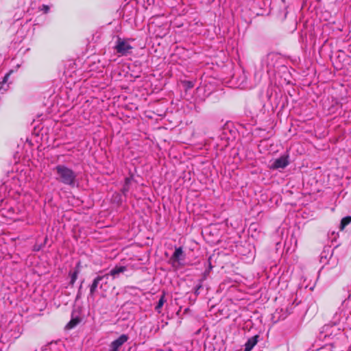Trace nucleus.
<instances>
[{"label":"nucleus","mask_w":351,"mask_h":351,"mask_svg":"<svg viewBox=\"0 0 351 351\" xmlns=\"http://www.w3.org/2000/svg\"><path fill=\"white\" fill-rule=\"evenodd\" d=\"M54 170L56 172L58 177L56 179L60 182L73 186L75 184L76 174L75 173L65 165H57Z\"/></svg>","instance_id":"f257e3e1"},{"label":"nucleus","mask_w":351,"mask_h":351,"mask_svg":"<svg viewBox=\"0 0 351 351\" xmlns=\"http://www.w3.org/2000/svg\"><path fill=\"white\" fill-rule=\"evenodd\" d=\"M350 319H351V311L350 310L339 308L338 311L334 315L332 323H333L334 325H339L341 324L343 329L345 328H351Z\"/></svg>","instance_id":"f03ea898"},{"label":"nucleus","mask_w":351,"mask_h":351,"mask_svg":"<svg viewBox=\"0 0 351 351\" xmlns=\"http://www.w3.org/2000/svg\"><path fill=\"white\" fill-rule=\"evenodd\" d=\"M110 277V274L98 275L93 281V283L90 285V296L94 297L95 293L99 287L103 291H106L108 284V281Z\"/></svg>","instance_id":"7ed1b4c3"},{"label":"nucleus","mask_w":351,"mask_h":351,"mask_svg":"<svg viewBox=\"0 0 351 351\" xmlns=\"http://www.w3.org/2000/svg\"><path fill=\"white\" fill-rule=\"evenodd\" d=\"M116 51L121 56H127L132 53V46L127 40L118 38L114 47Z\"/></svg>","instance_id":"20e7f679"},{"label":"nucleus","mask_w":351,"mask_h":351,"mask_svg":"<svg viewBox=\"0 0 351 351\" xmlns=\"http://www.w3.org/2000/svg\"><path fill=\"white\" fill-rule=\"evenodd\" d=\"M332 324H334L332 323ZM335 325H333V326H330V324H326L325 326H324L322 327V330L320 332V336H319V338L320 339H325L327 337H330L332 335H337L338 332H339V331L341 330V327H338V328H333V326H335Z\"/></svg>","instance_id":"39448f33"},{"label":"nucleus","mask_w":351,"mask_h":351,"mask_svg":"<svg viewBox=\"0 0 351 351\" xmlns=\"http://www.w3.org/2000/svg\"><path fill=\"white\" fill-rule=\"evenodd\" d=\"M289 156L283 155L276 159L271 165L270 168L273 169H284L289 165Z\"/></svg>","instance_id":"423d86ee"},{"label":"nucleus","mask_w":351,"mask_h":351,"mask_svg":"<svg viewBox=\"0 0 351 351\" xmlns=\"http://www.w3.org/2000/svg\"><path fill=\"white\" fill-rule=\"evenodd\" d=\"M128 340L126 335H121L119 337L113 341L110 345L109 351H119V348Z\"/></svg>","instance_id":"0eeeda50"},{"label":"nucleus","mask_w":351,"mask_h":351,"mask_svg":"<svg viewBox=\"0 0 351 351\" xmlns=\"http://www.w3.org/2000/svg\"><path fill=\"white\" fill-rule=\"evenodd\" d=\"M127 270V267L125 266H116L113 269H112L108 274H110V276H112L113 279L117 278L119 276V275Z\"/></svg>","instance_id":"6e6552de"},{"label":"nucleus","mask_w":351,"mask_h":351,"mask_svg":"<svg viewBox=\"0 0 351 351\" xmlns=\"http://www.w3.org/2000/svg\"><path fill=\"white\" fill-rule=\"evenodd\" d=\"M258 335L250 338L245 345V351H250L258 342Z\"/></svg>","instance_id":"1a4fd4ad"},{"label":"nucleus","mask_w":351,"mask_h":351,"mask_svg":"<svg viewBox=\"0 0 351 351\" xmlns=\"http://www.w3.org/2000/svg\"><path fill=\"white\" fill-rule=\"evenodd\" d=\"M69 274L71 276L70 285H73L77 278L79 274V269H75L73 272H70Z\"/></svg>","instance_id":"9d476101"},{"label":"nucleus","mask_w":351,"mask_h":351,"mask_svg":"<svg viewBox=\"0 0 351 351\" xmlns=\"http://www.w3.org/2000/svg\"><path fill=\"white\" fill-rule=\"evenodd\" d=\"M182 254H183V251H182V248L181 247L177 248V249H176V250L173 254V258L176 261H179L180 259V257L182 256Z\"/></svg>","instance_id":"9b49d317"},{"label":"nucleus","mask_w":351,"mask_h":351,"mask_svg":"<svg viewBox=\"0 0 351 351\" xmlns=\"http://www.w3.org/2000/svg\"><path fill=\"white\" fill-rule=\"evenodd\" d=\"M165 296L162 295L160 297V300H158V304L155 307V309L157 312L160 313V308H162V306H163L164 303H165Z\"/></svg>","instance_id":"f8f14e48"},{"label":"nucleus","mask_w":351,"mask_h":351,"mask_svg":"<svg viewBox=\"0 0 351 351\" xmlns=\"http://www.w3.org/2000/svg\"><path fill=\"white\" fill-rule=\"evenodd\" d=\"M351 222V217H346L342 219L341 221V228L343 229L345 226Z\"/></svg>","instance_id":"ddd939ff"},{"label":"nucleus","mask_w":351,"mask_h":351,"mask_svg":"<svg viewBox=\"0 0 351 351\" xmlns=\"http://www.w3.org/2000/svg\"><path fill=\"white\" fill-rule=\"evenodd\" d=\"M78 323V320L77 319H71L66 325V328H73L74 326H75L77 325V324Z\"/></svg>","instance_id":"4468645a"},{"label":"nucleus","mask_w":351,"mask_h":351,"mask_svg":"<svg viewBox=\"0 0 351 351\" xmlns=\"http://www.w3.org/2000/svg\"><path fill=\"white\" fill-rule=\"evenodd\" d=\"M132 180V178H126L125 179V186L123 187V191H128V185L130 183Z\"/></svg>","instance_id":"2eb2a0df"},{"label":"nucleus","mask_w":351,"mask_h":351,"mask_svg":"<svg viewBox=\"0 0 351 351\" xmlns=\"http://www.w3.org/2000/svg\"><path fill=\"white\" fill-rule=\"evenodd\" d=\"M40 10L43 11L45 13H47L49 10V8L48 5H43L42 8H40Z\"/></svg>","instance_id":"dca6fc26"},{"label":"nucleus","mask_w":351,"mask_h":351,"mask_svg":"<svg viewBox=\"0 0 351 351\" xmlns=\"http://www.w3.org/2000/svg\"><path fill=\"white\" fill-rule=\"evenodd\" d=\"M10 76V73H8L5 75V76L3 78V83H6Z\"/></svg>","instance_id":"f3484780"},{"label":"nucleus","mask_w":351,"mask_h":351,"mask_svg":"<svg viewBox=\"0 0 351 351\" xmlns=\"http://www.w3.org/2000/svg\"><path fill=\"white\" fill-rule=\"evenodd\" d=\"M330 348H331V346H329L328 348V347H324V348H322L320 351H324V350H330Z\"/></svg>","instance_id":"a211bd4d"}]
</instances>
